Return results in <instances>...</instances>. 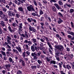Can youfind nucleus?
Returning a JSON list of instances; mask_svg holds the SVG:
<instances>
[{"label":"nucleus","instance_id":"f257e3e1","mask_svg":"<svg viewBox=\"0 0 74 74\" xmlns=\"http://www.w3.org/2000/svg\"><path fill=\"white\" fill-rule=\"evenodd\" d=\"M54 47L55 48L57 49H55L56 55L57 56H59V54L60 53V51L62 52V51L64 50L63 47L60 45H55L54 46Z\"/></svg>","mask_w":74,"mask_h":74},{"label":"nucleus","instance_id":"f03ea898","mask_svg":"<svg viewBox=\"0 0 74 74\" xmlns=\"http://www.w3.org/2000/svg\"><path fill=\"white\" fill-rule=\"evenodd\" d=\"M27 10L29 11H35V9L33 8V6L32 5H30V6H27Z\"/></svg>","mask_w":74,"mask_h":74},{"label":"nucleus","instance_id":"7ed1b4c3","mask_svg":"<svg viewBox=\"0 0 74 74\" xmlns=\"http://www.w3.org/2000/svg\"><path fill=\"white\" fill-rule=\"evenodd\" d=\"M29 26V30L32 32V31L33 32H34V33H36V29L34 27H32L31 26H30V25H28Z\"/></svg>","mask_w":74,"mask_h":74},{"label":"nucleus","instance_id":"20e7f679","mask_svg":"<svg viewBox=\"0 0 74 74\" xmlns=\"http://www.w3.org/2000/svg\"><path fill=\"white\" fill-rule=\"evenodd\" d=\"M12 40V38L11 37H10V36H7L6 38V40L7 41V42H8V44L9 45H11V40Z\"/></svg>","mask_w":74,"mask_h":74},{"label":"nucleus","instance_id":"39448f33","mask_svg":"<svg viewBox=\"0 0 74 74\" xmlns=\"http://www.w3.org/2000/svg\"><path fill=\"white\" fill-rule=\"evenodd\" d=\"M29 33H27L26 31H25L24 34H21V36H22L23 37H26V38H28L29 37Z\"/></svg>","mask_w":74,"mask_h":74},{"label":"nucleus","instance_id":"423d86ee","mask_svg":"<svg viewBox=\"0 0 74 74\" xmlns=\"http://www.w3.org/2000/svg\"><path fill=\"white\" fill-rule=\"evenodd\" d=\"M8 28L9 29V31L11 32V33H14V32H15V30H16V28H14L13 29H12L11 27L10 26H8Z\"/></svg>","mask_w":74,"mask_h":74},{"label":"nucleus","instance_id":"0eeeda50","mask_svg":"<svg viewBox=\"0 0 74 74\" xmlns=\"http://www.w3.org/2000/svg\"><path fill=\"white\" fill-rule=\"evenodd\" d=\"M11 64H6L5 65V69H7L8 71H10V69L9 67H11Z\"/></svg>","mask_w":74,"mask_h":74},{"label":"nucleus","instance_id":"6e6552de","mask_svg":"<svg viewBox=\"0 0 74 74\" xmlns=\"http://www.w3.org/2000/svg\"><path fill=\"white\" fill-rule=\"evenodd\" d=\"M18 10L19 11H21L22 12H21V14H24V12L23 11V8L22 7H20L18 8Z\"/></svg>","mask_w":74,"mask_h":74},{"label":"nucleus","instance_id":"1a4fd4ad","mask_svg":"<svg viewBox=\"0 0 74 74\" xmlns=\"http://www.w3.org/2000/svg\"><path fill=\"white\" fill-rule=\"evenodd\" d=\"M57 22L58 24H60L62 22H63V20L61 19L60 18H59L57 19Z\"/></svg>","mask_w":74,"mask_h":74},{"label":"nucleus","instance_id":"9d476101","mask_svg":"<svg viewBox=\"0 0 74 74\" xmlns=\"http://www.w3.org/2000/svg\"><path fill=\"white\" fill-rule=\"evenodd\" d=\"M16 48L18 50V51L20 53H22V49L21 48V47L19 46L16 47Z\"/></svg>","mask_w":74,"mask_h":74},{"label":"nucleus","instance_id":"9b49d317","mask_svg":"<svg viewBox=\"0 0 74 74\" xmlns=\"http://www.w3.org/2000/svg\"><path fill=\"white\" fill-rule=\"evenodd\" d=\"M13 51L14 53H15L16 54H17L18 55H19V51L15 49H13Z\"/></svg>","mask_w":74,"mask_h":74},{"label":"nucleus","instance_id":"f8f14e48","mask_svg":"<svg viewBox=\"0 0 74 74\" xmlns=\"http://www.w3.org/2000/svg\"><path fill=\"white\" fill-rule=\"evenodd\" d=\"M54 5L56 6V8L58 10H60V9H61V8L59 6V5L57 3H55L54 4Z\"/></svg>","mask_w":74,"mask_h":74},{"label":"nucleus","instance_id":"ddd939ff","mask_svg":"<svg viewBox=\"0 0 74 74\" xmlns=\"http://www.w3.org/2000/svg\"><path fill=\"white\" fill-rule=\"evenodd\" d=\"M32 15H33L34 16H38V17H40L41 16L40 15H38V14H36V13L34 12H33L32 13Z\"/></svg>","mask_w":74,"mask_h":74},{"label":"nucleus","instance_id":"4468645a","mask_svg":"<svg viewBox=\"0 0 74 74\" xmlns=\"http://www.w3.org/2000/svg\"><path fill=\"white\" fill-rule=\"evenodd\" d=\"M1 25L2 27L5 26V22L3 21H1Z\"/></svg>","mask_w":74,"mask_h":74},{"label":"nucleus","instance_id":"2eb2a0df","mask_svg":"<svg viewBox=\"0 0 74 74\" xmlns=\"http://www.w3.org/2000/svg\"><path fill=\"white\" fill-rule=\"evenodd\" d=\"M10 63H14V61L12 59L11 57H10L8 59Z\"/></svg>","mask_w":74,"mask_h":74},{"label":"nucleus","instance_id":"dca6fc26","mask_svg":"<svg viewBox=\"0 0 74 74\" xmlns=\"http://www.w3.org/2000/svg\"><path fill=\"white\" fill-rule=\"evenodd\" d=\"M40 25H41V27L42 29H43V30H44V27L43 26H44V23L43 22H41L40 23Z\"/></svg>","mask_w":74,"mask_h":74},{"label":"nucleus","instance_id":"f3484780","mask_svg":"<svg viewBox=\"0 0 74 74\" xmlns=\"http://www.w3.org/2000/svg\"><path fill=\"white\" fill-rule=\"evenodd\" d=\"M0 52L2 54L3 56H6V54H5V52L1 51H0Z\"/></svg>","mask_w":74,"mask_h":74},{"label":"nucleus","instance_id":"a211bd4d","mask_svg":"<svg viewBox=\"0 0 74 74\" xmlns=\"http://www.w3.org/2000/svg\"><path fill=\"white\" fill-rule=\"evenodd\" d=\"M67 33L69 34H71V36H73L74 37V33L73 32L68 31Z\"/></svg>","mask_w":74,"mask_h":74},{"label":"nucleus","instance_id":"6ab92c4d","mask_svg":"<svg viewBox=\"0 0 74 74\" xmlns=\"http://www.w3.org/2000/svg\"><path fill=\"white\" fill-rule=\"evenodd\" d=\"M61 63H58V65L59 66L60 69H62V65H63V62H61Z\"/></svg>","mask_w":74,"mask_h":74},{"label":"nucleus","instance_id":"aec40b11","mask_svg":"<svg viewBox=\"0 0 74 74\" xmlns=\"http://www.w3.org/2000/svg\"><path fill=\"white\" fill-rule=\"evenodd\" d=\"M47 43L49 48H51V49L52 50L53 49V48L52 47V46L51 45V43L49 42H47Z\"/></svg>","mask_w":74,"mask_h":74},{"label":"nucleus","instance_id":"412c9836","mask_svg":"<svg viewBox=\"0 0 74 74\" xmlns=\"http://www.w3.org/2000/svg\"><path fill=\"white\" fill-rule=\"evenodd\" d=\"M12 12L11 11H10V10L8 11V15H9V16H10V17H12Z\"/></svg>","mask_w":74,"mask_h":74},{"label":"nucleus","instance_id":"4be33fe9","mask_svg":"<svg viewBox=\"0 0 74 74\" xmlns=\"http://www.w3.org/2000/svg\"><path fill=\"white\" fill-rule=\"evenodd\" d=\"M5 45H6L8 47V48H11V46H10L9 45H8V42H5Z\"/></svg>","mask_w":74,"mask_h":74},{"label":"nucleus","instance_id":"5701e85b","mask_svg":"<svg viewBox=\"0 0 74 74\" xmlns=\"http://www.w3.org/2000/svg\"><path fill=\"white\" fill-rule=\"evenodd\" d=\"M39 14L40 15H42L44 14V12L42 10H39Z\"/></svg>","mask_w":74,"mask_h":74},{"label":"nucleus","instance_id":"b1692460","mask_svg":"<svg viewBox=\"0 0 74 74\" xmlns=\"http://www.w3.org/2000/svg\"><path fill=\"white\" fill-rule=\"evenodd\" d=\"M52 10L53 11H54V12H56L57 11V9L56 8L55 6H53L52 7Z\"/></svg>","mask_w":74,"mask_h":74},{"label":"nucleus","instance_id":"393cba45","mask_svg":"<svg viewBox=\"0 0 74 74\" xmlns=\"http://www.w3.org/2000/svg\"><path fill=\"white\" fill-rule=\"evenodd\" d=\"M31 49L32 52H34L35 51V49L33 46H32L31 47Z\"/></svg>","mask_w":74,"mask_h":74},{"label":"nucleus","instance_id":"a878e982","mask_svg":"<svg viewBox=\"0 0 74 74\" xmlns=\"http://www.w3.org/2000/svg\"><path fill=\"white\" fill-rule=\"evenodd\" d=\"M50 64H56V61L54 60H51L50 61Z\"/></svg>","mask_w":74,"mask_h":74},{"label":"nucleus","instance_id":"bb28decb","mask_svg":"<svg viewBox=\"0 0 74 74\" xmlns=\"http://www.w3.org/2000/svg\"><path fill=\"white\" fill-rule=\"evenodd\" d=\"M37 62L40 65L41 64H42V61L41 60H37Z\"/></svg>","mask_w":74,"mask_h":74},{"label":"nucleus","instance_id":"cd10ccee","mask_svg":"<svg viewBox=\"0 0 74 74\" xmlns=\"http://www.w3.org/2000/svg\"><path fill=\"white\" fill-rule=\"evenodd\" d=\"M66 68L68 69V70H70V69H71V66L69 65H66Z\"/></svg>","mask_w":74,"mask_h":74},{"label":"nucleus","instance_id":"c85d7f7f","mask_svg":"<svg viewBox=\"0 0 74 74\" xmlns=\"http://www.w3.org/2000/svg\"><path fill=\"white\" fill-rule=\"evenodd\" d=\"M21 64L23 67H25V66H26L25 62L24 61H23V62H21Z\"/></svg>","mask_w":74,"mask_h":74},{"label":"nucleus","instance_id":"c756f323","mask_svg":"<svg viewBox=\"0 0 74 74\" xmlns=\"http://www.w3.org/2000/svg\"><path fill=\"white\" fill-rule=\"evenodd\" d=\"M12 26L14 27H16V26H17V24H16V23L15 22L13 23L12 24Z\"/></svg>","mask_w":74,"mask_h":74},{"label":"nucleus","instance_id":"7c9ffc66","mask_svg":"<svg viewBox=\"0 0 74 74\" xmlns=\"http://www.w3.org/2000/svg\"><path fill=\"white\" fill-rule=\"evenodd\" d=\"M30 53L29 51H27L26 52V56H29Z\"/></svg>","mask_w":74,"mask_h":74},{"label":"nucleus","instance_id":"2f4dec72","mask_svg":"<svg viewBox=\"0 0 74 74\" xmlns=\"http://www.w3.org/2000/svg\"><path fill=\"white\" fill-rule=\"evenodd\" d=\"M31 68H32V69L34 70V69H36L37 68V66H36L32 65L31 66Z\"/></svg>","mask_w":74,"mask_h":74},{"label":"nucleus","instance_id":"473e14b6","mask_svg":"<svg viewBox=\"0 0 74 74\" xmlns=\"http://www.w3.org/2000/svg\"><path fill=\"white\" fill-rule=\"evenodd\" d=\"M17 74H22V71L20 70H18L17 71Z\"/></svg>","mask_w":74,"mask_h":74},{"label":"nucleus","instance_id":"72a5a7b5","mask_svg":"<svg viewBox=\"0 0 74 74\" xmlns=\"http://www.w3.org/2000/svg\"><path fill=\"white\" fill-rule=\"evenodd\" d=\"M22 56H23V58H25V56H26V53H25V51L22 54Z\"/></svg>","mask_w":74,"mask_h":74},{"label":"nucleus","instance_id":"f704fd0d","mask_svg":"<svg viewBox=\"0 0 74 74\" xmlns=\"http://www.w3.org/2000/svg\"><path fill=\"white\" fill-rule=\"evenodd\" d=\"M32 40L33 42V43L34 42H37V39L35 38H32Z\"/></svg>","mask_w":74,"mask_h":74},{"label":"nucleus","instance_id":"c9c22d12","mask_svg":"<svg viewBox=\"0 0 74 74\" xmlns=\"http://www.w3.org/2000/svg\"><path fill=\"white\" fill-rule=\"evenodd\" d=\"M19 25V26H18V27H20V28H23L22 26H23V24L22 23H20Z\"/></svg>","mask_w":74,"mask_h":74},{"label":"nucleus","instance_id":"e433bc0d","mask_svg":"<svg viewBox=\"0 0 74 74\" xmlns=\"http://www.w3.org/2000/svg\"><path fill=\"white\" fill-rule=\"evenodd\" d=\"M40 21L41 22L44 21V17H41L40 19Z\"/></svg>","mask_w":74,"mask_h":74},{"label":"nucleus","instance_id":"4c0bfd02","mask_svg":"<svg viewBox=\"0 0 74 74\" xmlns=\"http://www.w3.org/2000/svg\"><path fill=\"white\" fill-rule=\"evenodd\" d=\"M3 21L5 22H8V18L7 17H5L3 18Z\"/></svg>","mask_w":74,"mask_h":74},{"label":"nucleus","instance_id":"58836bf2","mask_svg":"<svg viewBox=\"0 0 74 74\" xmlns=\"http://www.w3.org/2000/svg\"><path fill=\"white\" fill-rule=\"evenodd\" d=\"M12 43L13 44L12 45V47H13V48H14V46H15L16 45L15 44V42L14 41H12Z\"/></svg>","mask_w":74,"mask_h":74},{"label":"nucleus","instance_id":"ea45409f","mask_svg":"<svg viewBox=\"0 0 74 74\" xmlns=\"http://www.w3.org/2000/svg\"><path fill=\"white\" fill-rule=\"evenodd\" d=\"M55 57L56 58V60H57L59 62V61L60 60V58H59V57H57V56H55Z\"/></svg>","mask_w":74,"mask_h":74},{"label":"nucleus","instance_id":"a19ab883","mask_svg":"<svg viewBox=\"0 0 74 74\" xmlns=\"http://www.w3.org/2000/svg\"><path fill=\"white\" fill-rule=\"evenodd\" d=\"M58 14L60 17H63V14H62L60 12H59Z\"/></svg>","mask_w":74,"mask_h":74},{"label":"nucleus","instance_id":"79ce46f5","mask_svg":"<svg viewBox=\"0 0 74 74\" xmlns=\"http://www.w3.org/2000/svg\"><path fill=\"white\" fill-rule=\"evenodd\" d=\"M2 11L4 12H6L7 11V9L5 8H2Z\"/></svg>","mask_w":74,"mask_h":74},{"label":"nucleus","instance_id":"37998d69","mask_svg":"<svg viewBox=\"0 0 74 74\" xmlns=\"http://www.w3.org/2000/svg\"><path fill=\"white\" fill-rule=\"evenodd\" d=\"M16 17H17V18H19V17H20V15L18 13H16Z\"/></svg>","mask_w":74,"mask_h":74},{"label":"nucleus","instance_id":"c03bdc74","mask_svg":"<svg viewBox=\"0 0 74 74\" xmlns=\"http://www.w3.org/2000/svg\"><path fill=\"white\" fill-rule=\"evenodd\" d=\"M15 12H12V16H13V17L14 16H15Z\"/></svg>","mask_w":74,"mask_h":74},{"label":"nucleus","instance_id":"a18cd8bd","mask_svg":"<svg viewBox=\"0 0 74 74\" xmlns=\"http://www.w3.org/2000/svg\"><path fill=\"white\" fill-rule=\"evenodd\" d=\"M34 2V5L36 6H37L38 5L37 4V3H36V1L34 0L33 1Z\"/></svg>","mask_w":74,"mask_h":74},{"label":"nucleus","instance_id":"49530a36","mask_svg":"<svg viewBox=\"0 0 74 74\" xmlns=\"http://www.w3.org/2000/svg\"><path fill=\"white\" fill-rule=\"evenodd\" d=\"M70 13H73L74 11V10L73 9H71L70 10Z\"/></svg>","mask_w":74,"mask_h":74},{"label":"nucleus","instance_id":"de8ad7c7","mask_svg":"<svg viewBox=\"0 0 74 74\" xmlns=\"http://www.w3.org/2000/svg\"><path fill=\"white\" fill-rule=\"evenodd\" d=\"M58 3L60 5H63V3L62 2H61L60 1H58Z\"/></svg>","mask_w":74,"mask_h":74},{"label":"nucleus","instance_id":"09e8293b","mask_svg":"<svg viewBox=\"0 0 74 74\" xmlns=\"http://www.w3.org/2000/svg\"><path fill=\"white\" fill-rule=\"evenodd\" d=\"M13 11H14V12L15 14H17L18 12H17V10H16L15 8H14V9Z\"/></svg>","mask_w":74,"mask_h":74},{"label":"nucleus","instance_id":"8fccbe9b","mask_svg":"<svg viewBox=\"0 0 74 74\" xmlns=\"http://www.w3.org/2000/svg\"><path fill=\"white\" fill-rule=\"evenodd\" d=\"M45 38V40L46 41H47V42H49V39H48V38L47 37H46L45 36H44Z\"/></svg>","mask_w":74,"mask_h":74},{"label":"nucleus","instance_id":"3c124183","mask_svg":"<svg viewBox=\"0 0 74 74\" xmlns=\"http://www.w3.org/2000/svg\"><path fill=\"white\" fill-rule=\"evenodd\" d=\"M48 19L49 22H52V20H51V18L50 17H48Z\"/></svg>","mask_w":74,"mask_h":74},{"label":"nucleus","instance_id":"603ef678","mask_svg":"<svg viewBox=\"0 0 74 74\" xmlns=\"http://www.w3.org/2000/svg\"><path fill=\"white\" fill-rule=\"evenodd\" d=\"M23 61H24V60H23L22 59L20 58L19 59V63H22Z\"/></svg>","mask_w":74,"mask_h":74},{"label":"nucleus","instance_id":"864d4df0","mask_svg":"<svg viewBox=\"0 0 74 74\" xmlns=\"http://www.w3.org/2000/svg\"><path fill=\"white\" fill-rule=\"evenodd\" d=\"M34 59L36 61H37V58L36 56H34Z\"/></svg>","mask_w":74,"mask_h":74},{"label":"nucleus","instance_id":"5fc2aeb1","mask_svg":"<svg viewBox=\"0 0 74 74\" xmlns=\"http://www.w3.org/2000/svg\"><path fill=\"white\" fill-rule=\"evenodd\" d=\"M25 47L26 49H27V50L29 49V46H28V45H26L25 46Z\"/></svg>","mask_w":74,"mask_h":74},{"label":"nucleus","instance_id":"6e6d98bb","mask_svg":"<svg viewBox=\"0 0 74 74\" xmlns=\"http://www.w3.org/2000/svg\"><path fill=\"white\" fill-rule=\"evenodd\" d=\"M27 20L28 22H29L30 23H31V22H32V21L31 20L30 18H28L27 19Z\"/></svg>","mask_w":74,"mask_h":74},{"label":"nucleus","instance_id":"4d7b16f0","mask_svg":"<svg viewBox=\"0 0 74 74\" xmlns=\"http://www.w3.org/2000/svg\"><path fill=\"white\" fill-rule=\"evenodd\" d=\"M71 26L73 28H74V23L73 22H71Z\"/></svg>","mask_w":74,"mask_h":74},{"label":"nucleus","instance_id":"13d9d810","mask_svg":"<svg viewBox=\"0 0 74 74\" xmlns=\"http://www.w3.org/2000/svg\"><path fill=\"white\" fill-rule=\"evenodd\" d=\"M53 29L54 32H56V33H58V32L56 31V29L54 27H53Z\"/></svg>","mask_w":74,"mask_h":74},{"label":"nucleus","instance_id":"bf43d9fd","mask_svg":"<svg viewBox=\"0 0 74 74\" xmlns=\"http://www.w3.org/2000/svg\"><path fill=\"white\" fill-rule=\"evenodd\" d=\"M39 48L40 50H43L44 49V48L43 47H39Z\"/></svg>","mask_w":74,"mask_h":74},{"label":"nucleus","instance_id":"052dcab7","mask_svg":"<svg viewBox=\"0 0 74 74\" xmlns=\"http://www.w3.org/2000/svg\"><path fill=\"white\" fill-rule=\"evenodd\" d=\"M2 28L3 29V31L4 32H7V29L6 28H4V27H2Z\"/></svg>","mask_w":74,"mask_h":74},{"label":"nucleus","instance_id":"680f3d73","mask_svg":"<svg viewBox=\"0 0 74 74\" xmlns=\"http://www.w3.org/2000/svg\"><path fill=\"white\" fill-rule=\"evenodd\" d=\"M45 18L46 19H48V16L46 14L45 15Z\"/></svg>","mask_w":74,"mask_h":74},{"label":"nucleus","instance_id":"e2e57ef3","mask_svg":"<svg viewBox=\"0 0 74 74\" xmlns=\"http://www.w3.org/2000/svg\"><path fill=\"white\" fill-rule=\"evenodd\" d=\"M34 44H33V46L35 47V46H37L38 45L37 43L36 42L34 43Z\"/></svg>","mask_w":74,"mask_h":74},{"label":"nucleus","instance_id":"0e129e2a","mask_svg":"<svg viewBox=\"0 0 74 74\" xmlns=\"http://www.w3.org/2000/svg\"><path fill=\"white\" fill-rule=\"evenodd\" d=\"M2 73L3 74H5L6 73V71L5 70H3L2 71Z\"/></svg>","mask_w":74,"mask_h":74},{"label":"nucleus","instance_id":"69168bd1","mask_svg":"<svg viewBox=\"0 0 74 74\" xmlns=\"http://www.w3.org/2000/svg\"><path fill=\"white\" fill-rule=\"evenodd\" d=\"M67 37L68 38H72V36H71L70 35H68L67 36Z\"/></svg>","mask_w":74,"mask_h":74},{"label":"nucleus","instance_id":"338daca9","mask_svg":"<svg viewBox=\"0 0 74 74\" xmlns=\"http://www.w3.org/2000/svg\"><path fill=\"white\" fill-rule=\"evenodd\" d=\"M42 2L44 4H47V2L45 0L42 1Z\"/></svg>","mask_w":74,"mask_h":74},{"label":"nucleus","instance_id":"774afa93","mask_svg":"<svg viewBox=\"0 0 74 74\" xmlns=\"http://www.w3.org/2000/svg\"><path fill=\"white\" fill-rule=\"evenodd\" d=\"M47 62H49V61H50V58H49V57H47Z\"/></svg>","mask_w":74,"mask_h":74}]
</instances>
